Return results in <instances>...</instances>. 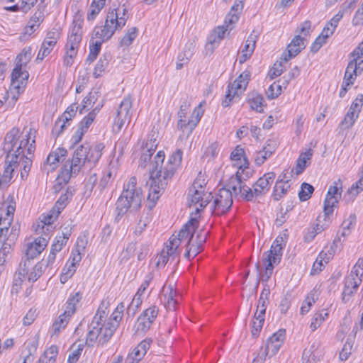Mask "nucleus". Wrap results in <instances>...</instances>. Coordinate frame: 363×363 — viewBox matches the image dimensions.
<instances>
[{"mask_svg": "<svg viewBox=\"0 0 363 363\" xmlns=\"http://www.w3.org/2000/svg\"><path fill=\"white\" fill-rule=\"evenodd\" d=\"M340 242V238H335L333 241V245L330 247V249L327 252H324L323 250L320 252L318 255V258L321 259L325 263H328L329 260L333 257L335 249L337 247V243Z\"/></svg>", "mask_w": 363, "mask_h": 363, "instance_id": "nucleus-49", "label": "nucleus"}, {"mask_svg": "<svg viewBox=\"0 0 363 363\" xmlns=\"http://www.w3.org/2000/svg\"><path fill=\"white\" fill-rule=\"evenodd\" d=\"M142 200V190L137 186L136 177H132L124 186L123 191L116 201L117 216H123L128 210L130 212H137L141 207Z\"/></svg>", "mask_w": 363, "mask_h": 363, "instance_id": "nucleus-4", "label": "nucleus"}, {"mask_svg": "<svg viewBox=\"0 0 363 363\" xmlns=\"http://www.w3.org/2000/svg\"><path fill=\"white\" fill-rule=\"evenodd\" d=\"M290 185L284 183L276 182L273 189L272 196L274 201H279L288 192Z\"/></svg>", "mask_w": 363, "mask_h": 363, "instance_id": "nucleus-40", "label": "nucleus"}, {"mask_svg": "<svg viewBox=\"0 0 363 363\" xmlns=\"http://www.w3.org/2000/svg\"><path fill=\"white\" fill-rule=\"evenodd\" d=\"M45 20V14L43 11L38 9L30 17L22 33L20 35L21 40H26L34 35L38 30L40 25Z\"/></svg>", "mask_w": 363, "mask_h": 363, "instance_id": "nucleus-9", "label": "nucleus"}, {"mask_svg": "<svg viewBox=\"0 0 363 363\" xmlns=\"http://www.w3.org/2000/svg\"><path fill=\"white\" fill-rule=\"evenodd\" d=\"M164 160V152L159 151L155 157L154 163L150 164L152 168L150 169V184L146 205L149 211H151L155 206L169 181L172 179L177 168L180 166L182 160V151L177 150L169 157L167 164L162 166Z\"/></svg>", "mask_w": 363, "mask_h": 363, "instance_id": "nucleus-1", "label": "nucleus"}, {"mask_svg": "<svg viewBox=\"0 0 363 363\" xmlns=\"http://www.w3.org/2000/svg\"><path fill=\"white\" fill-rule=\"evenodd\" d=\"M78 52L71 51V50H65V53L62 57L63 65L65 67H71L77 56Z\"/></svg>", "mask_w": 363, "mask_h": 363, "instance_id": "nucleus-59", "label": "nucleus"}, {"mask_svg": "<svg viewBox=\"0 0 363 363\" xmlns=\"http://www.w3.org/2000/svg\"><path fill=\"white\" fill-rule=\"evenodd\" d=\"M57 354V347L52 345L44 352L36 363H55Z\"/></svg>", "mask_w": 363, "mask_h": 363, "instance_id": "nucleus-35", "label": "nucleus"}, {"mask_svg": "<svg viewBox=\"0 0 363 363\" xmlns=\"http://www.w3.org/2000/svg\"><path fill=\"white\" fill-rule=\"evenodd\" d=\"M43 263L38 262L33 267V270L28 274V281L35 282L43 274Z\"/></svg>", "mask_w": 363, "mask_h": 363, "instance_id": "nucleus-57", "label": "nucleus"}, {"mask_svg": "<svg viewBox=\"0 0 363 363\" xmlns=\"http://www.w3.org/2000/svg\"><path fill=\"white\" fill-rule=\"evenodd\" d=\"M67 117L65 115H60L55 121L54 126L52 130V135L57 138L59 137L68 127L71 125L72 118L75 115H69Z\"/></svg>", "mask_w": 363, "mask_h": 363, "instance_id": "nucleus-27", "label": "nucleus"}, {"mask_svg": "<svg viewBox=\"0 0 363 363\" xmlns=\"http://www.w3.org/2000/svg\"><path fill=\"white\" fill-rule=\"evenodd\" d=\"M238 195H240L245 200L251 201L255 197L256 195L254 194V188L247 186L244 182L241 188L238 191Z\"/></svg>", "mask_w": 363, "mask_h": 363, "instance_id": "nucleus-55", "label": "nucleus"}, {"mask_svg": "<svg viewBox=\"0 0 363 363\" xmlns=\"http://www.w3.org/2000/svg\"><path fill=\"white\" fill-rule=\"evenodd\" d=\"M320 342L315 340L308 348H306L303 352V359H311L315 362H318L323 356V352L320 350Z\"/></svg>", "mask_w": 363, "mask_h": 363, "instance_id": "nucleus-28", "label": "nucleus"}, {"mask_svg": "<svg viewBox=\"0 0 363 363\" xmlns=\"http://www.w3.org/2000/svg\"><path fill=\"white\" fill-rule=\"evenodd\" d=\"M106 3V0H92L86 12L87 21H94L105 7Z\"/></svg>", "mask_w": 363, "mask_h": 363, "instance_id": "nucleus-29", "label": "nucleus"}, {"mask_svg": "<svg viewBox=\"0 0 363 363\" xmlns=\"http://www.w3.org/2000/svg\"><path fill=\"white\" fill-rule=\"evenodd\" d=\"M276 177V174L273 172L265 173L262 177H259L253 184L254 194L256 198L265 195L270 189L271 185L273 184Z\"/></svg>", "mask_w": 363, "mask_h": 363, "instance_id": "nucleus-15", "label": "nucleus"}, {"mask_svg": "<svg viewBox=\"0 0 363 363\" xmlns=\"http://www.w3.org/2000/svg\"><path fill=\"white\" fill-rule=\"evenodd\" d=\"M313 152L312 149H308L306 152H302L296 161V165L294 168L296 175L301 174L310 163Z\"/></svg>", "mask_w": 363, "mask_h": 363, "instance_id": "nucleus-33", "label": "nucleus"}, {"mask_svg": "<svg viewBox=\"0 0 363 363\" xmlns=\"http://www.w3.org/2000/svg\"><path fill=\"white\" fill-rule=\"evenodd\" d=\"M157 147V138L155 133L150 134L147 137V142L143 146V152L140 159V166L145 168L147 162L150 160L152 155L155 152Z\"/></svg>", "mask_w": 363, "mask_h": 363, "instance_id": "nucleus-21", "label": "nucleus"}, {"mask_svg": "<svg viewBox=\"0 0 363 363\" xmlns=\"http://www.w3.org/2000/svg\"><path fill=\"white\" fill-rule=\"evenodd\" d=\"M199 221L196 217L191 218L180 230L174 238L180 242V244L186 240V247H189L193 242V238L196 229L198 228Z\"/></svg>", "mask_w": 363, "mask_h": 363, "instance_id": "nucleus-16", "label": "nucleus"}, {"mask_svg": "<svg viewBox=\"0 0 363 363\" xmlns=\"http://www.w3.org/2000/svg\"><path fill=\"white\" fill-rule=\"evenodd\" d=\"M282 62H284L283 60H281V57L280 58V60H277L273 66L269 69L267 77L270 79H274V78L280 76L284 71V65L282 64Z\"/></svg>", "mask_w": 363, "mask_h": 363, "instance_id": "nucleus-46", "label": "nucleus"}, {"mask_svg": "<svg viewBox=\"0 0 363 363\" xmlns=\"http://www.w3.org/2000/svg\"><path fill=\"white\" fill-rule=\"evenodd\" d=\"M281 244H272L269 250L265 252L262 256V262H271L277 265L282 257Z\"/></svg>", "mask_w": 363, "mask_h": 363, "instance_id": "nucleus-26", "label": "nucleus"}, {"mask_svg": "<svg viewBox=\"0 0 363 363\" xmlns=\"http://www.w3.org/2000/svg\"><path fill=\"white\" fill-rule=\"evenodd\" d=\"M257 312L255 313L254 315V318L255 320L252 321V335L253 337H258L264 322V317H261L260 315H257Z\"/></svg>", "mask_w": 363, "mask_h": 363, "instance_id": "nucleus-48", "label": "nucleus"}, {"mask_svg": "<svg viewBox=\"0 0 363 363\" xmlns=\"http://www.w3.org/2000/svg\"><path fill=\"white\" fill-rule=\"evenodd\" d=\"M29 74L26 68L15 66L11 74V84L18 94L23 91L28 81Z\"/></svg>", "mask_w": 363, "mask_h": 363, "instance_id": "nucleus-13", "label": "nucleus"}, {"mask_svg": "<svg viewBox=\"0 0 363 363\" xmlns=\"http://www.w3.org/2000/svg\"><path fill=\"white\" fill-rule=\"evenodd\" d=\"M60 212L59 210H57L55 208L52 207V208L49 211L48 214H43L40 217V223H41V228L44 232L45 227L48 228L50 225L53 223L54 220L58 217Z\"/></svg>", "mask_w": 363, "mask_h": 363, "instance_id": "nucleus-37", "label": "nucleus"}, {"mask_svg": "<svg viewBox=\"0 0 363 363\" xmlns=\"http://www.w3.org/2000/svg\"><path fill=\"white\" fill-rule=\"evenodd\" d=\"M95 119L94 115H87L79 123L78 128L72 138L73 144H78Z\"/></svg>", "mask_w": 363, "mask_h": 363, "instance_id": "nucleus-24", "label": "nucleus"}, {"mask_svg": "<svg viewBox=\"0 0 363 363\" xmlns=\"http://www.w3.org/2000/svg\"><path fill=\"white\" fill-rule=\"evenodd\" d=\"M55 47V45L53 43L43 40L36 60H43L45 57L51 53Z\"/></svg>", "mask_w": 363, "mask_h": 363, "instance_id": "nucleus-45", "label": "nucleus"}, {"mask_svg": "<svg viewBox=\"0 0 363 363\" xmlns=\"http://www.w3.org/2000/svg\"><path fill=\"white\" fill-rule=\"evenodd\" d=\"M363 107V94H359L352 101L350 111V113H359Z\"/></svg>", "mask_w": 363, "mask_h": 363, "instance_id": "nucleus-56", "label": "nucleus"}, {"mask_svg": "<svg viewBox=\"0 0 363 363\" xmlns=\"http://www.w3.org/2000/svg\"><path fill=\"white\" fill-rule=\"evenodd\" d=\"M145 354L135 347L133 352L128 355L126 362L128 363H138L144 357Z\"/></svg>", "mask_w": 363, "mask_h": 363, "instance_id": "nucleus-64", "label": "nucleus"}, {"mask_svg": "<svg viewBox=\"0 0 363 363\" xmlns=\"http://www.w3.org/2000/svg\"><path fill=\"white\" fill-rule=\"evenodd\" d=\"M128 120V115H116L113 121V131L118 133L124 126Z\"/></svg>", "mask_w": 363, "mask_h": 363, "instance_id": "nucleus-60", "label": "nucleus"}, {"mask_svg": "<svg viewBox=\"0 0 363 363\" xmlns=\"http://www.w3.org/2000/svg\"><path fill=\"white\" fill-rule=\"evenodd\" d=\"M244 182L242 179V172H240L238 170L236 174L233 176H232L225 187L227 189H229L232 192V196H238V191L241 188L242 184Z\"/></svg>", "mask_w": 363, "mask_h": 363, "instance_id": "nucleus-34", "label": "nucleus"}, {"mask_svg": "<svg viewBox=\"0 0 363 363\" xmlns=\"http://www.w3.org/2000/svg\"><path fill=\"white\" fill-rule=\"evenodd\" d=\"M47 237L48 235H45V237H38L35 239L33 242L29 243L26 249L25 257L30 259H33L37 257L43 251L48 243Z\"/></svg>", "mask_w": 363, "mask_h": 363, "instance_id": "nucleus-22", "label": "nucleus"}, {"mask_svg": "<svg viewBox=\"0 0 363 363\" xmlns=\"http://www.w3.org/2000/svg\"><path fill=\"white\" fill-rule=\"evenodd\" d=\"M7 166L5 167L4 173L0 177L1 178V181L3 183L7 184L9 183L13 177V172H14V167H16V164H10V162H6Z\"/></svg>", "mask_w": 363, "mask_h": 363, "instance_id": "nucleus-61", "label": "nucleus"}, {"mask_svg": "<svg viewBox=\"0 0 363 363\" xmlns=\"http://www.w3.org/2000/svg\"><path fill=\"white\" fill-rule=\"evenodd\" d=\"M33 55V49L30 46L23 48L16 57L15 66L26 68Z\"/></svg>", "mask_w": 363, "mask_h": 363, "instance_id": "nucleus-31", "label": "nucleus"}, {"mask_svg": "<svg viewBox=\"0 0 363 363\" xmlns=\"http://www.w3.org/2000/svg\"><path fill=\"white\" fill-rule=\"evenodd\" d=\"M313 31L312 23L309 20L302 22L297 28V32L303 37L309 36Z\"/></svg>", "mask_w": 363, "mask_h": 363, "instance_id": "nucleus-58", "label": "nucleus"}, {"mask_svg": "<svg viewBox=\"0 0 363 363\" xmlns=\"http://www.w3.org/2000/svg\"><path fill=\"white\" fill-rule=\"evenodd\" d=\"M250 78L251 72L249 70H245L232 83H230L222 101V106L228 107L238 101L246 90Z\"/></svg>", "mask_w": 363, "mask_h": 363, "instance_id": "nucleus-7", "label": "nucleus"}, {"mask_svg": "<svg viewBox=\"0 0 363 363\" xmlns=\"http://www.w3.org/2000/svg\"><path fill=\"white\" fill-rule=\"evenodd\" d=\"M62 28L60 26H55L47 33L44 40L56 45L62 35Z\"/></svg>", "mask_w": 363, "mask_h": 363, "instance_id": "nucleus-42", "label": "nucleus"}, {"mask_svg": "<svg viewBox=\"0 0 363 363\" xmlns=\"http://www.w3.org/2000/svg\"><path fill=\"white\" fill-rule=\"evenodd\" d=\"M347 66L363 72V40L350 53V60Z\"/></svg>", "mask_w": 363, "mask_h": 363, "instance_id": "nucleus-25", "label": "nucleus"}, {"mask_svg": "<svg viewBox=\"0 0 363 363\" xmlns=\"http://www.w3.org/2000/svg\"><path fill=\"white\" fill-rule=\"evenodd\" d=\"M83 31L69 29L66 43L79 49L82 40Z\"/></svg>", "mask_w": 363, "mask_h": 363, "instance_id": "nucleus-38", "label": "nucleus"}, {"mask_svg": "<svg viewBox=\"0 0 363 363\" xmlns=\"http://www.w3.org/2000/svg\"><path fill=\"white\" fill-rule=\"evenodd\" d=\"M8 199H10V203L7 206L6 217H0V242L6 239L9 235V227L13 221L16 210V202L13 197H9Z\"/></svg>", "mask_w": 363, "mask_h": 363, "instance_id": "nucleus-14", "label": "nucleus"}, {"mask_svg": "<svg viewBox=\"0 0 363 363\" xmlns=\"http://www.w3.org/2000/svg\"><path fill=\"white\" fill-rule=\"evenodd\" d=\"M306 47L305 40L300 35H295L290 43L287 45L286 50L281 55L284 62H287L291 58L296 57Z\"/></svg>", "mask_w": 363, "mask_h": 363, "instance_id": "nucleus-17", "label": "nucleus"}, {"mask_svg": "<svg viewBox=\"0 0 363 363\" xmlns=\"http://www.w3.org/2000/svg\"><path fill=\"white\" fill-rule=\"evenodd\" d=\"M96 101V98L95 96L91 92L89 93V94L82 101L79 113L90 111L93 108Z\"/></svg>", "mask_w": 363, "mask_h": 363, "instance_id": "nucleus-53", "label": "nucleus"}, {"mask_svg": "<svg viewBox=\"0 0 363 363\" xmlns=\"http://www.w3.org/2000/svg\"><path fill=\"white\" fill-rule=\"evenodd\" d=\"M104 145L102 143H96L91 147L88 144L79 145L74 152L71 160H68L62 167L57 178V184L55 189L66 185L73 177H76L80 172L86 163L95 164L102 155Z\"/></svg>", "mask_w": 363, "mask_h": 363, "instance_id": "nucleus-2", "label": "nucleus"}, {"mask_svg": "<svg viewBox=\"0 0 363 363\" xmlns=\"http://www.w3.org/2000/svg\"><path fill=\"white\" fill-rule=\"evenodd\" d=\"M201 120V115H179L178 128L191 133Z\"/></svg>", "mask_w": 363, "mask_h": 363, "instance_id": "nucleus-23", "label": "nucleus"}, {"mask_svg": "<svg viewBox=\"0 0 363 363\" xmlns=\"http://www.w3.org/2000/svg\"><path fill=\"white\" fill-rule=\"evenodd\" d=\"M84 13L83 11L77 9L74 14L73 20L70 29L79 31H83Z\"/></svg>", "mask_w": 363, "mask_h": 363, "instance_id": "nucleus-41", "label": "nucleus"}, {"mask_svg": "<svg viewBox=\"0 0 363 363\" xmlns=\"http://www.w3.org/2000/svg\"><path fill=\"white\" fill-rule=\"evenodd\" d=\"M110 39L104 36L101 33L94 28L92 35L89 45V54L86 60L92 62L98 57L101 50V45L104 43L109 40Z\"/></svg>", "mask_w": 363, "mask_h": 363, "instance_id": "nucleus-12", "label": "nucleus"}, {"mask_svg": "<svg viewBox=\"0 0 363 363\" xmlns=\"http://www.w3.org/2000/svg\"><path fill=\"white\" fill-rule=\"evenodd\" d=\"M69 317L64 315V313L59 316L52 325V335H57L60 330L66 327Z\"/></svg>", "mask_w": 363, "mask_h": 363, "instance_id": "nucleus-44", "label": "nucleus"}, {"mask_svg": "<svg viewBox=\"0 0 363 363\" xmlns=\"http://www.w3.org/2000/svg\"><path fill=\"white\" fill-rule=\"evenodd\" d=\"M138 30L137 28L133 27L129 28L121 40V44L123 46H129L138 35Z\"/></svg>", "mask_w": 363, "mask_h": 363, "instance_id": "nucleus-47", "label": "nucleus"}, {"mask_svg": "<svg viewBox=\"0 0 363 363\" xmlns=\"http://www.w3.org/2000/svg\"><path fill=\"white\" fill-rule=\"evenodd\" d=\"M107 313L100 306L97 310L92 321L89 325L86 342L89 347L98 341L99 345H104L109 341L117 329V325H108L106 322Z\"/></svg>", "mask_w": 363, "mask_h": 363, "instance_id": "nucleus-3", "label": "nucleus"}, {"mask_svg": "<svg viewBox=\"0 0 363 363\" xmlns=\"http://www.w3.org/2000/svg\"><path fill=\"white\" fill-rule=\"evenodd\" d=\"M82 294L76 292L74 294L71 295L66 302V308L64 312V315L71 316L76 310V305L82 299Z\"/></svg>", "mask_w": 363, "mask_h": 363, "instance_id": "nucleus-36", "label": "nucleus"}, {"mask_svg": "<svg viewBox=\"0 0 363 363\" xmlns=\"http://www.w3.org/2000/svg\"><path fill=\"white\" fill-rule=\"evenodd\" d=\"M362 280L360 278L354 277L353 275H348L345 280V286L357 291Z\"/></svg>", "mask_w": 363, "mask_h": 363, "instance_id": "nucleus-63", "label": "nucleus"}, {"mask_svg": "<svg viewBox=\"0 0 363 363\" xmlns=\"http://www.w3.org/2000/svg\"><path fill=\"white\" fill-rule=\"evenodd\" d=\"M89 79V76L87 70H85L84 72H79L77 79V84L76 86V92H82L88 84Z\"/></svg>", "mask_w": 363, "mask_h": 363, "instance_id": "nucleus-52", "label": "nucleus"}, {"mask_svg": "<svg viewBox=\"0 0 363 363\" xmlns=\"http://www.w3.org/2000/svg\"><path fill=\"white\" fill-rule=\"evenodd\" d=\"M158 313L156 306H153L145 311L138 317L137 320V331H147L154 322Z\"/></svg>", "mask_w": 363, "mask_h": 363, "instance_id": "nucleus-18", "label": "nucleus"}, {"mask_svg": "<svg viewBox=\"0 0 363 363\" xmlns=\"http://www.w3.org/2000/svg\"><path fill=\"white\" fill-rule=\"evenodd\" d=\"M341 192L342 182L340 179H337L334 182L333 186H330L324 201L323 211L326 217L333 213V207L335 203H338L337 196H341Z\"/></svg>", "mask_w": 363, "mask_h": 363, "instance_id": "nucleus-10", "label": "nucleus"}, {"mask_svg": "<svg viewBox=\"0 0 363 363\" xmlns=\"http://www.w3.org/2000/svg\"><path fill=\"white\" fill-rule=\"evenodd\" d=\"M180 245V242L174 238V235H172L169 239V245H167V251L165 253L174 259L179 255L180 252L178 251V247Z\"/></svg>", "mask_w": 363, "mask_h": 363, "instance_id": "nucleus-39", "label": "nucleus"}, {"mask_svg": "<svg viewBox=\"0 0 363 363\" xmlns=\"http://www.w3.org/2000/svg\"><path fill=\"white\" fill-rule=\"evenodd\" d=\"M343 11H340L332 18L326 22L320 33L311 45V50L313 51L317 52L327 43L328 39L335 33L339 22L343 17Z\"/></svg>", "mask_w": 363, "mask_h": 363, "instance_id": "nucleus-8", "label": "nucleus"}, {"mask_svg": "<svg viewBox=\"0 0 363 363\" xmlns=\"http://www.w3.org/2000/svg\"><path fill=\"white\" fill-rule=\"evenodd\" d=\"M282 91V86L279 84V81L274 82L272 83L266 91V94L268 99H274L277 98Z\"/></svg>", "mask_w": 363, "mask_h": 363, "instance_id": "nucleus-50", "label": "nucleus"}, {"mask_svg": "<svg viewBox=\"0 0 363 363\" xmlns=\"http://www.w3.org/2000/svg\"><path fill=\"white\" fill-rule=\"evenodd\" d=\"M213 204L216 214L226 213L233 205L232 192L226 188L220 189L214 199Z\"/></svg>", "mask_w": 363, "mask_h": 363, "instance_id": "nucleus-11", "label": "nucleus"}, {"mask_svg": "<svg viewBox=\"0 0 363 363\" xmlns=\"http://www.w3.org/2000/svg\"><path fill=\"white\" fill-rule=\"evenodd\" d=\"M19 130L17 128H12L5 136L3 145V151L6 153V162L16 164L18 158L23 153V148L28 145L31 135V129L26 135V138H22L18 142V135Z\"/></svg>", "mask_w": 363, "mask_h": 363, "instance_id": "nucleus-5", "label": "nucleus"}, {"mask_svg": "<svg viewBox=\"0 0 363 363\" xmlns=\"http://www.w3.org/2000/svg\"><path fill=\"white\" fill-rule=\"evenodd\" d=\"M247 103L252 111L262 113L266 106L263 96L257 93H252L248 95Z\"/></svg>", "mask_w": 363, "mask_h": 363, "instance_id": "nucleus-30", "label": "nucleus"}, {"mask_svg": "<svg viewBox=\"0 0 363 363\" xmlns=\"http://www.w3.org/2000/svg\"><path fill=\"white\" fill-rule=\"evenodd\" d=\"M256 46V42L252 38L249 37L245 43L243 48L241 50L240 54L238 57L240 64L245 63L252 56Z\"/></svg>", "mask_w": 363, "mask_h": 363, "instance_id": "nucleus-32", "label": "nucleus"}, {"mask_svg": "<svg viewBox=\"0 0 363 363\" xmlns=\"http://www.w3.org/2000/svg\"><path fill=\"white\" fill-rule=\"evenodd\" d=\"M128 18L125 8L110 7L106 14L104 25L94 28L101 33L106 38L111 39L116 32L121 30Z\"/></svg>", "mask_w": 363, "mask_h": 363, "instance_id": "nucleus-6", "label": "nucleus"}, {"mask_svg": "<svg viewBox=\"0 0 363 363\" xmlns=\"http://www.w3.org/2000/svg\"><path fill=\"white\" fill-rule=\"evenodd\" d=\"M314 191V188L312 185L303 182L301 184V190L298 192V197L301 201L308 200L311 197V194Z\"/></svg>", "mask_w": 363, "mask_h": 363, "instance_id": "nucleus-51", "label": "nucleus"}, {"mask_svg": "<svg viewBox=\"0 0 363 363\" xmlns=\"http://www.w3.org/2000/svg\"><path fill=\"white\" fill-rule=\"evenodd\" d=\"M358 115H345L344 119L340 123V128L346 130L350 128L356 121Z\"/></svg>", "mask_w": 363, "mask_h": 363, "instance_id": "nucleus-62", "label": "nucleus"}, {"mask_svg": "<svg viewBox=\"0 0 363 363\" xmlns=\"http://www.w3.org/2000/svg\"><path fill=\"white\" fill-rule=\"evenodd\" d=\"M72 196V191L67 190L65 194H62L60 196V198L57 199L53 207L55 208L57 210H59L60 212L61 213L62 210H63L65 208Z\"/></svg>", "mask_w": 363, "mask_h": 363, "instance_id": "nucleus-54", "label": "nucleus"}, {"mask_svg": "<svg viewBox=\"0 0 363 363\" xmlns=\"http://www.w3.org/2000/svg\"><path fill=\"white\" fill-rule=\"evenodd\" d=\"M362 72V71L354 69V68H350L349 66H347L344 77L342 79V82L341 84V88L339 91L340 97L343 98L346 95L347 92L352 88V85L354 84L357 76L359 74H361Z\"/></svg>", "mask_w": 363, "mask_h": 363, "instance_id": "nucleus-20", "label": "nucleus"}, {"mask_svg": "<svg viewBox=\"0 0 363 363\" xmlns=\"http://www.w3.org/2000/svg\"><path fill=\"white\" fill-rule=\"evenodd\" d=\"M197 183L194 182L193 184L192 189L189 190V192L193 191V194L191 197V206H195V214H199V213L208 205L209 202V196L210 194L206 197L203 198L204 194L203 191L202 190V186L199 185L201 188L200 190L197 189Z\"/></svg>", "mask_w": 363, "mask_h": 363, "instance_id": "nucleus-19", "label": "nucleus"}, {"mask_svg": "<svg viewBox=\"0 0 363 363\" xmlns=\"http://www.w3.org/2000/svg\"><path fill=\"white\" fill-rule=\"evenodd\" d=\"M193 55V51L189 49V50H184L177 56V61L176 62V69H181L184 65H186L190 61Z\"/></svg>", "mask_w": 363, "mask_h": 363, "instance_id": "nucleus-43", "label": "nucleus"}]
</instances>
